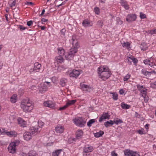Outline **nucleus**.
<instances>
[{
  "instance_id": "nucleus-30",
  "label": "nucleus",
  "mask_w": 156,
  "mask_h": 156,
  "mask_svg": "<svg viewBox=\"0 0 156 156\" xmlns=\"http://www.w3.org/2000/svg\"><path fill=\"white\" fill-rule=\"evenodd\" d=\"M121 107L123 109H127L129 108L130 106L127 104H125L124 103L122 102L121 104Z\"/></svg>"
},
{
  "instance_id": "nucleus-49",
  "label": "nucleus",
  "mask_w": 156,
  "mask_h": 156,
  "mask_svg": "<svg viewBox=\"0 0 156 156\" xmlns=\"http://www.w3.org/2000/svg\"><path fill=\"white\" fill-rule=\"evenodd\" d=\"M94 11L96 14H98L100 12L99 9L98 7L95 8H94Z\"/></svg>"
},
{
  "instance_id": "nucleus-47",
  "label": "nucleus",
  "mask_w": 156,
  "mask_h": 156,
  "mask_svg": "<svg viewBox=\"0 0 156 156\" xmlns=\"http://www.w3.org/2000/svg\"><path fill=\"white\" fill-rule=\"evenodd\" d=\"M120 3L122 5L123 7L127 4L126 2L122 0H121L120 1Z\"/></svg>"
},
{
  "instance_id": "nucleus-55",
  "label": "nucleus",
  "mask_w": 156,
  "mask_h": 156,
  "mask_svg": "<svg viewBox=\"0 0 156 156\" xmlns=\"http://www.w3.org/2000/svg\"><path fill=\"white\" fill-rule=\"evenodd\" d=\"M144 130V129H142L141 130H138L137 132L139 134H143Z\"/></svg>"
},
{
  "instance_id": "nucleus-43",
  "label": "nucleus",
  "mask_w": 156,
  "mask_h": 156,
  "mask_svg": "<svg viewBox=\"0 0 156 156\" xmlns=\"http://www.w3.org/2000/svg\"><path fill=\"white\" fill-rule=\"evenodd\" d=\"M140 17L141 19L145 18L146 17L145 14L143 13L142 12L140 13Z\"/></svg>"
},
{
  "instance_id": "nucleus-62",
  "label": "nucleus",
  "mask_w": 156,
  "mask_h": 156,
  "mask_svg": "<svg viewBox=\"0 0 156 156\" xmlns=\"http://www.w3.org/2000/svg\"><path fill=\"white\" fill-rule=\"evenodd\" d=\"M119 93H120V94H122L124 93V90L123 89H121L119 90Z\"/></svg>"
},
{
  "instance_id": "nucleus-8",
  "label": "nucleus",
  "mask_w": 156,
  "mask_h": 156,
  "mask_svg": "<svg viewBox=\"0 0 156 156\" xmlns=\"http://www.w3.org/2000/svg\"><path fill=\"white\" fill-rule=\"evenodd\" d=\"M136 18V15L130 14L128 15L126 18V20L129 23L135 21Z\"/></svg>"
},
{
  "instance_id": "nucleus-19",
  "label": "nucleus",
  "mask_w": 156,
  "mask_h": 156,
  "mask_svg": "<svg viewBox=\"0 0 156 156\" xmlns=\"http://www.w3.org/2000/svg\"><path fill=\"white\" fill-rule=\"evenodd\" d=\"M17 121L18 124L20 125L21 126L24 127L26 124V122L23 120L22 119L19 118L18 119Z\"/></svg>"
},
{
  "instance_id": "nucleus-18",
  "label": "nucleus",
  "mask_w": 156,
  "mask_h": 156,
  "mask_svg": "<svg viewBox=\"0 0 156 156\" xmlns=\"http://www.w3.org/2000/svg\"><path fill=\"white\" fill-rule=\"evenodd\" d=\"M3 132L6 133L8 136H9L10 137H16L17 134V133L14 131L5 132L4 130H3Z\"/></svg>"
},
{
  "instance_id": "nucleus-10",
  "label": "nucleus",
  "mask_w": 156,
  "mask_h": 156,
  "mask_svg": "<svg viewBox=\"0 0 156 156\" xmlns=\"http://www.w3.org/2000/svg\"><path fill=\"white\" fill-rule=\"evenodd\" d=\"M44 105L46 107H48L50 108H53L55 107V104L54 102H53L52 101L48 100L44 102Z\"/></svg>"
},
{
  "instance_id": "nucleus-28",
  "label": "nucleus",
  "mask_w": 156,
  "mask_h": 156,
  "mask_svg": "<svg viewBox=\"0 0 156 156\" xmlns=\"http://www.w3.org/2000/svg\"><path fill=\"white\" fill-rule=\"evenodd\" d=\"M104 134V132L102 131H100L98 132L94 133V136L96 137H99L102 136Z\"/></svg>"
},
{
  "instance_id": "nucleus-61",
  "label": "nucleus",
  "mask_w": 156,
  "mask_h": 156,
  "mask_svg": "<svg viewBox=\"0 0 156 156\" xmlns=\"http://www.w3.org/2000/svg\"><path fill=\"white\" fill-rule=\"evenodd\" d=\"M44 12L45 10L44 9L42 10L41 13L40 15L39 16H42L44 14Z\"/></svg>"
},
{
  "instance_id": "nucleus-32",
  "label": "nucleus",
  "mask_w": 156,
  "mask_h": 156,
  "mask_svg": "<svg viewBox=\"0 0 156 156\" xmlns=\"http://www.w3.org/2000/svg\"><path fill=\"white\" fill-rule=\"evenodd\" d=\"M142 72L144 75L147 76H150L151 74V72H148L145 69H142Z\"/></svg>"
},
{
  "instance_id": "nucleus-44",
  "label": "nucleus",
  "mask_w": 156,
  "mask_h": 156,
  "mask_svg": "<svg viewBox=\"0 0 156 156\" xmlns=\"http://www.w3.org/2000/svg\"><path fill=\"white\" fill-rule=\"evenodd\" d=\"M16 3V0H14L13 1L12 4L10 5V7L12 9H15V8L13 9V7L15 6Z\"/></svg>"
},
{
  "instance_id": "nucleus-1",
  "label": "nucleus",
  "mask_w": 156,
  "mask_h": 156,
  "mask_svg": "<svg viewBox=\"0 0 156 156\" xmlns=\"http://www.w3.org/2000/svg\"><path fill=\"white\" fill-rule=\"evenodd\" d=\"M99 78L103 80H105L109 78L112 74L108 67L106 66H100L98 69Z\"/></svg>"
},
{
  "instance_id": "nucleus-31",
  "label": "nucleus",
  "mask_w": 156,
  "mask_h": 156,
  "mask_svg": "<svg viewBox=\"0 0 156 156\" xmlns=\"http://www.w3.org/2000/svg\"><path fill=\"white\" fill-rule=\"evenodd\" d=\"M17 96L16 94L13 95L11 98L10 101L12 103H15L16 101Z\"/></svg>"
},
{
  "instance_id": "nucleus-12",
  "label": "nucleus",
  "mask_w": 156,
  "mask_h": 156,
  "mask_svg": "<svg viewBox=\"0 0 156 156\" xmlns=\"http://www.w3.org/2000/svg\"><path fill=\"white\" fill-rule=\"evenodd\" d=\"M110 117V115H109L108 112L104 113L99 118V121L101 122L104 119H109Z\"/></svg>"
},
{
  "instance_id": "nucleus-24",
  "label": "nucleus",
  "mask_w": 156,
  "mask_h": 156,
  "mask_svg": "<svg viewBox=\"0 0 156 156\" xmlns=\"http://www.w3.org/2000/svg\"><path fill=\"white\" fill-rule=\"evenodd\" d=\"M67 80L64 78H62L60 80V84L62 87L65 86L66 82Z\"/></svg>"
},
{
  "instance_id": "nucleus-14",
  "label": "nucleus",
  "mask_w": 156,
  "mask_h": 156,
  "mask_svg": "<svg viewBox=\"0 0 156 156\" xmlns=\"http://www.w3.org/2000/svg\"><path fill=\"white\" fill-rule=\"evenodd\" d=\"M31 133L30 132H26L24 133V139L27 141L30 140L31 139Z\"/></svg>"
},
{
  "instance_id": "nucleus-45",
  "label": "nucleus",
  "mask_w": 156,
  "mask_h": 156,
  "mask_svg": "<svg viewBox=\"0 0 156 156\" xmlns=\"http://www.w3.org/2000/svg\"><path fill=\"white\" fill-rule=\"evenodd\" d=\"M97 24L98 26L102 27L103 25V21L101 20L98 21L97 22Z\"/></svg>"
},
{
  "instance_id": "nucleus-58",
  "label": "nucleus",
  "mask_w": 156,
  "mask_h": 156,
  "mask_svg": "<svg viewBox=\"0 0 156 156\" xmlns=\"http://www.w3.org/2000/svg\"><path fill=\"white\" fill-rule=\"evenodd\" d=\"M151 87L153 88H155L156 87V86L155 85V84H154V83H151Z\"/></svg>"
},
{
  "instance_id": "nucleus-42",
  "label": "nucleus",
  "mask_w": 156,
  "mask_h": 156,
  "mask_svg": "<svg viewBox=\"0 0 156 156\" xmlns=\"http://www.w3.org/2000/svg\"><path fill=\"white\" fill-rule=\"evenodd\" d=\"M44 125V123L41 121H39L38 122V126L39 127H42Z\"/></svg>"
},
{
  "instance_id": "nucleus-56",
  "label": "nucleus",
  "mask_w": 156,
  "mask_h": 156,
  "mask_svg": "<svg viewBox=\"0 0 156 156\" xmlns=\"http://www.w3.org/2000/svg\"><path fill=\"white\" fill-rule=\"evenodd\" d=\"M65 31H66V30L65 29H62L61 31V33L63 35H64L65 34Z\"/></svg>"
},
{
  "instance_id": "nucleus-48",
  "label": "nucleus",
  "mask_w": 156,
  "mask_h": 156,
  "mask_svg": "<svg viewBox=\"0 0 156 156\" xmlns=\"http://www.w3.org/2000/svg\"><path fill=\"white\" fill-rule=\"evenodd\" d=\"M116 21L119 24H121L122 23V21L120 20V19L119 18H117Z\"/></svg>"
},
{
  "instance_id": "nucleus-40",
  "label": "nucleus",
  "mask_w": 156,
  "mask_h": 156,
  "mask_svg": "<svg viewBox=\"0 0 156 156\" xmlns=\"http://www.w3.org/2000/svg\"><path fill=\"white\" fill-rule=\"evenodd\" d=\"M146 44H145V43H143L141 45L140 47V48L141 49V50H146L147 48V47H144V46H145L146 45Z\"/></svg>"
},
{
  "instance_id": "nucleus-4",
  "label": "nucleus",
  "mask_w": 156,
  "mask_h": 156,
  "mask_svg": "<svg viewBox=\"0 0 156 156\" xmlns=\"http://www.w3.org/2000/svg\"><path fill=\"white\" fill-rule=\"evenodd\" d=\"M77 48L76 47L71 48L68 52L67 55L65 56L66 59L68 60L72 59L74 56V54L77 52Z\"/></svg>"
},
{
  "instance_id": "nucleus-63",
  "label": "nucleus",
  "mask_w": 156,
  "mask_h": 156,
  "mask_svg": "<svg viewBox=\"0 0 156 156\" xmlns=\"http://www.w3.org/2000/svg\"><path fill=\"white\" fill-rule=\"evenodd\" d=\"M144 98V101L146 102V103H147V102L148 101V98H146V97H145V98Z\"/></svg>"
},
{
  "instance_id": "nucleus-6",
  "label": "nucleus",
  "mask_w": 156,
  "mask_h": 156,
  "mask_svg": "<svg viewBox=\"0 0 156 156\" xmlns=\"http://www.w3.org/2000/svg\"><path fill=\"white\" fill-rule=\"evenodd\" d=\"M80 87L81 89L83 91L90 92L93 90L92 87L83 83H80Z\"/></svg>"
},
{
  "instance_id": "nucleus-29",
  "label": "nucleus",
  "mask_w": 156,
  "mask_h": 156,
  "mask_svg": "<svg viewBox=\"0 0 156 156\" xmlns=\"http://www.w3.org/2000/svg\"><path fill=\"white\" fill-rule=\"evenodd\" d=\"M58 53L59 54V55L62 56V55H64L65 51L64 49L62 48H59L58 49Z\"/></svg>"
},
{
  "instance_id": "nucleus-7",
  "label": "nucleus",
  "mask_w": 156,
  "mask_h": 156,
  "mask_svg": "<svg viewBox=\"0 0 156 156\" xmlns=\"http://www.w3.org/2000/svg\"><path fill=\"white\" fill-rule=\"evenodd\" d=\"M127 63L129 64H131L132 62H133L134 64H136L138 62L137 59L131 55H129L127 57Z\"/></svg>"
},
{
  "instance_id": "nucleus-16",
  "label": "nucleus",
  "mask_w": 156,
  "mask_h": 156,
  "mask_svg": "<svg viewBox=\"0 0 156 156\" xmlns=\"http://www.w3.org/2000/svg\"><path fill=\"white\" fill-rule=\"evenodd\" d=\"M82 25L84 27H86L92 26V23L89 20H85L83 21Z\"/></svg>"
},
{
  "instance_id": "nucleus-50",
  "label": "nucleus",
  "mask_w": 156,
  "mask_h": 156,
  "mask_svg": "<svg viewBox=\"0 0 156 156\" xmlns=\"http://www.w3.org/2000/svg\"><path fill=\"white\" fill-rule=\"evenodd\" d=\"M143 86H140V85H137V87L138 89L141 91V90H142L144 89H143Z\"/></svg>"
},
{
  "instance_id": "nucleus-26",
  "label": "nucleus",
  "mask_w": 156,
  "mask_h": 156,
  "mask_svg": "<svg viewBox=\"0 0 156 156\" xmlns=\"http://www.w3.org/2000/svg\"><path fill=\"white\" fill-rule=\"evenodd\" d=\"M133 151L129 150H126L124 151V153L125 156H131Z\"/></svg>"
},
{
  "instance_id": "nucleus-52",
  "label": "nucleus",
  "mask_w": 156,
  "mask_h": 156,
  "mask_svg": "<svg viewBox=\"0 0 156 156\" xmlns=\"http://www.w3.org/2000/svg\"><path fill=\"white\" fill-rule=\"evenodd\" d=\"M19 28L20 29V30H24L26 29V27H25L21 25H19Z\"/></svg>"
},
{
  "instance_id": "nucleus-15",
  "label": "nucleus",
  "mask_w": 156,
  "mask_h": 156,
  "mask_svg": "<svg viewBox=\"0 0 156 156\" xmlns=\"http://www.w3.org/2000/svg\"><path fill=\"white\" fill-rule=\"evenodd\" d=\"M40 87L39 91L42 93L44 91H45L47 89V87L46 85L44 83L41 84L39 86Z\"/></svg>"
},
{
  "instance_id": "nucleus-25",
  "label": "nucleus",
  "mask_w": 156,
  "mask_h": 156,
  "mask_svg": "<svg viewBox=\"0 0 156 156\" xmlns=\"http://www.w3.org/2000/svg\"><path fill=\"white\" fill-rule=\"evenodd\" d=\"M92 151V149L90 147H84L83 148V151L85 153L91 152Z\"/></svg>"
},
{
  "instance_id": "nucleus-46",
  "label": "nucleus",
  "mask_w": 156,
  "mask_h": 156,
  "mask_svg": "<svg viewBox=\"0 0 156 156\" xmlns=\"http://www.w3.org/2000/svg\"><path fill=\"white\" fill-rule=\"evenodd\" d=\"M114 122V123H115L116 124L118 125L119 123H122V120L119 119V120L114 121V122Z\"/></svg>"
},
{
  "instance_id": "nucleus-17",
  "label": "nucleus",
  "mask_w": 156,
  "mask_h": 156,
  "mask_svg": "<svg viewBox=\"0 0 156 156\" xmlns=\"http://www.w3.org/2000/svg\"><path fill=\"white\" fill-rule=\"evenodd\" d=\"M80 72L77 70H74L70 74V76L76 77L80 74Z\"/></svg>"
},
{
  "instance_id": "nucleus-2",
  "label": "nucleus",
  "mask_w": 156,
  "mask_h": 156,
  "mask_svg": "<svg viewBox=\"0 0 156 156\" xmlns=\"http://www.w3.org/2000/svg\"><path fill=\"white\" fill-rule=\"evenodd\" d=\"M20 106L24 112L27 113L32 110L34 106L32 102L27 99L22 101Z\"/></svg>"
},
{
  "instance_id": "nucleus-22",
  "label": "nucleus",
  "mask_w": 156,
  "mask_h": 156,
  "mask_svg": "<svg viewBox=\"0 0 156 156\" xmlns=\"http://www.w3.org/2000/svg\"><path fill=\"white\" fill-rule=\"evenodd\" d=\"M41 65L39 64L38 63H35L34 64V71L36 70V71L38 72L41 67Z\"/></svg>"
},
{
  "instance_id": "nucleus-11",
  "label": "nucleus",
  "mask_w": 156,
  "mask_h": 156,
  "mask_svg": "<svg viewBox=\"0 0 156 156\" xmlns=\"http://www.w3.org/2000/svg\"><path fill=\"white\" fill-rule=\"evenodd\" d=\"M30 131L31 134L33 135H36L41 131V129H39L37 128L31 127L30 128Z\"/></svg>"
},
{
  "instance_id": "nucleus-33",
  "label": "nucleus",
  "mask_w": 156,
  "mask_h": 156,
  "mask_svg": "<svg viewBox=\"0 0 156 156\" xmlns=\"http://www.w3.org/2000/svg\"><path fill=\"white\" fill-rule=\"evenodd\" d=\"M61 150H59L56 151L55 152L52 153L53 156H59Z\"/></svg>"
},
{
  "instance_id": "nucleus-57",
  "label": "nucleus",
  "mask_w": 156,
  "mask_h": 156,
  "mask_svg": "<svg viewBox=\"0 0 156 156\" xmlns=\"http://www.w3.org/2000/svg\"><path fill=\"white\" fill-rule=\"evenodd\" d=\"M112 156H117V154L114 151H112L111 153Z\"/></svg>"
},
{
  "instance_id": "nucleus-20",
  "label": "nucleus",
  "mask_w": 156,
  "mask_h": 156,
  "mask_svg": "<svg viewBox=\"0 0 156 156\" xmlns=\"http://www.w3.org/2000/svg\"><path fill=\"white\" fill-rule=\"evenodd\" d=\"M150 60L149 59H146L144 61V63L146 65H148L151 67H152L153 65L152 64L153 61H151V58H150Z\"/></svg>"
},
{
  "instance_id": "nucleus-59",
  "label": "nucleus",
  "mask_w": 156,
  "mask_h": 156,
  "mask_svg": "<svg viewBox=\"0 0 156 156\" xmlns=\"http://www.w3.org/2000/svg\"><path fill=\"white\" fill-rule=\"evenodd\" d=\"M48 20L44 18H42L41 20V21L42 22H46L47 21H48Z\"/></svg>"
},
{
  "instance_id": "nucleus-53",
  "label": "nucleus",
  "mask_w": 156,
  "mask_h": 156,
  "mask_svg": "<svg viewBox=\"0 0 156 156\" xmlns=\"http://www.w3.org/2000/svg\"><path fill=\"white\" fill-rule=\"evenodd\" d=\"M131 156H140V155L138 153L133 151Z\"/></svg>"
},
{
  "instance_id": "nucleus-9",
  "label": "nucleus",
  "mask_w": 156,
  "mask_h": 156,
  "mask_svg": "<svg viewBox=\"0 0 156 156\" xmlns=\"http://www.w3.org/2000/svg\"><path fill=\"white\" fill-rule=\"evenodd\" d=\"M71 41L72 43L73 47H76V48H78L79 47L77 40L76 39L75 36H73L72 37Z\"/></svg>"
},
{
  "instance_id": "nucleus-51",
  "label": "nucleus",
  "mask_w": 156,
  "mask_h": 156,
  "mask_svg": "<svg viewBox=\"0 0 156 156\" xmlns=\"http://www.w3.org/2000/svg\"><path fill=\"white\" fill-rule=\"evenodd\" d=\"M68 106H67V104H66V105H64V106H63L62 107H60L59 109V110H64L66 108H67Z\"/></svg>"
},
{
  "instance_id": "nucleus-34",
  "label": "nucleus",
  "mask_w": 156,
  "mask_h": 156,
  "mask_svg": "<svg viewBox=\"0 0 156 156\" xmlns=\"http://www.w3.org/2000/svg\"><path fill=\"white\" fill-rule=\"evenodd\" d=\"M76 101V100H72L70 101H69L66 103L67 105L68 106L71 105H73L74 103H75Z\"/></svg>"
},
{
  "instance_id": "nucleus-37",
  "label": "nucleus",
  "mask_w": 156,
  "mask_h": 156,
  "mask_svg": "<svg viewBox=\"0 0 156 156\" xmlns=\"http://www.w3.org/2000/svg\"><path fill=\"white\" fill-rule=\"evenodd\" d=\"M110 93L113 94L112 98L115 100H116L118 99V95L116 93L110 92Z\"/></svg>"
},
{
  "instance_id": "nucleus-39",
  "label": "nucleus",
  "mask_w": 156,
  "mask_h": 156,
  "mask_svg": "<svg viewBox=\"0 0 156 156\" xmlns=\"http://www.w3.org/2000/svg\"><path fill=\"white\" fill-rule=\"evenodd\" d=\"M121 43L122 44V46L124 47H128L130 45V44L128 42H123V43L121 42Z\"/></svg>"
},
{
  "instance_id": "nucleus-60",
  "label": "nucleus",
  "mask_w": 156,
  "mask_h": 156,
  "mask_svg": "<svg viewBox=\"0 0 156 156\" xmlns=\"http://www.w3.org/2000/svg\"><path fill=\"white\" fill-rule=\"evenodd\" d=\"M26 4L27 5L30 4L31 5H33L34 4L32 2H27Z\"/></svg>"
},
{
  "instance_id": "nucleus-3",
  "label": "nucleus",
  "mask_w": 156,
  "mask_h": 156,
  "mask_svg": "<svg viewBox=\"0 0 156 156\" xmlns=\"http://www.w3.org/2000/svg\"><path fill=\"white\" fill-rule=\"evenodd\" d=\"M20 141L18 140H16L11 142L8 147V150L9 153L14 154L16 152V147L18 146Z\"/></svg>"
},
{
  "instance_id": "nucleus-54",
  "label": "nucleus",
  "mask_w": 156,
  "mask_h": 156,
  "mask_svg": "<svg viewBox=\"0 0 156 156\" xmlns=\"http://www.w3.org/2000/svg\"><path fill=\"white\" fill-rule=\"evenodd\" d=\"M33 24V21L30 20L29 21H28L27 22V25L28 26H31Z\"/></svg>"
},
{
  "instance_id": "nucleus-5",
  "label": "nucleus",
  "mask_w": 156,
  "mask_h": 156,
  "mask_svg": "<svg viewBox=\"0 0 156 156\" xmlns=\"http://www.w3.org/2000/svg\"><path fill=\"white\" fill-rule=\"evenodd\" d=\"M74 122L77 126L80 127H83L86 123V122L83 119L79 118L78 119H73Z\"/></svg>"
},
{
  "instance_id": "nucleus-36",
  "label": "nucleus",
  "mask_w": 156,
  "mask_h": 156,
  "mask_svg": "<svg viewBox=\"0 0 156 156\" xmlns=\"http://www.w3.org/2000/svg\"><path fill=\"white\" fill-rule=\"evenodd\" d=\"M147 33L148 34H150L151 35L154 34H156V29H154L152 30H148Z\"/></svg>"
},
{
  "instance_id": "nucleus-41",
  "label": "nucleus",
  "mask_w": 156,
  "mask_h": 156,
  "mask_svg": "<svg viewBox=\"0 0 156 156\" xmlns=\"http://www.w3.org/2000/svg\"><path fill=\"white\" fill-rule=\"evenodd\" d=\"M130 75L129 74H127L124 77V79H123L124 81H127L130 78Z\"/></svg>"
},
{
  "instance_id": "nucleus-38",
  "label": "nucleus",
  "mask_w": 156,
  "mask_h": 156,
  "mask_svg": "<svg viewBox=\"0 0 156 156\" xmlns=\"http://www.w3.org/2000/svg\"><path fill=\"white\" fill-rule=\"evenodd\" d=\"M95 119H92L89 121L87 122V126L89 127H90L91 126V124L95 122Z\"/></svg>"
},
{
  "instance_id": "nucleus-27",
  "label": "nucleus",
  "mask_w": 156,
  "mask_h": 156,
  "mask_svg": "<svg viewBox=\"0 0 156 156\" xmlns=\"http://www.w3.org/2000/svg\"><path fill=\"white\" fill-rule=\"evenodd\" d=\"M113 124V121L111 120L109 121H107L106 122H105L104 124L105 126L107 128L110 125H112Z\"/></svg>"
},
{
  "instance_id": "nucleus-23",
  "label": "nucleus",
  "mask_w": 156,
  "mask_h": 156,
  "mask_svg": "<svg viewBox=\"0 0 156 156\" xmlns=\"http://www.w3.org/2000/svg\"><path fill=\"white\" fill-rule=\"evenodd\" d=\"M55 59L57 62L60 63L63 62L64 60L63 58L60 55L56 57L55 58Z\"/></svg>"
},
{
  "instance_id": "nucleus-64",
  "label": "nucleus",
  "mask_w": 156,
  "mask_h": 156,
  "mask_svg": "<svg viewBox=\"0 0 156 156\" xmlns=\"http://www.w3.org/2000/svg\"><path fill=\"white\" fill-rule=\"evenodd\" d=\"M124 8L126 10H127L129 9V5L127 4L124 6Z\"/></svg>"
},
{
  "instance_id": "nucleus-13",
  "label": "nucleus",
  "mask_w": 156,
  "mask_h": 156,
  "mask_svg": "<svg viewBox=\"0 0 156 156\" xmlns=\"http://www.w3.org/2000/svg\"><path fill=\"white\" fill-rule=\"evenodd\" d=\"M64 128L63 126L61 125H58L55 127V131L58 133H62L64 130Z\"/></svg>"
},
{
  "instance_id": "nucleus-21",
  "label": "nucleus",
  "mask_w": 156,
  "mask_h": 156,
  "mask_svg": "<svg viewBox=\"0 0 156 156\" xmlns=\"http://www.w3.org/2000/svg\"><path fill=\"white\" fill-rule=\"evenodd\" d=\"M83 133V132L82 130H80L77 131L76 133V138L78 139L81 138Z\"/></svg>"
},
{
  "instance_id": "nucleus-35",
  "label": "nucleus",
  "mask_w": 156,
  "mask_h": 156,
  "mask_svg": "<svg viewBox=\"0 0 156 156\" xmlns=\"http://www.w3.org/2000/svg\"><path fill=\"white\" fill-rule=\"evenodd\" d=\"M146 89H144L142 90H141V94L142 95L143 98H145L146 97L147 92L146 90Z\"/></svg>"
}]
</instances>
